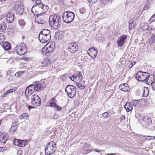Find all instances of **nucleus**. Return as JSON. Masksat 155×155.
I'll use <instances>...</instances> for the list:
<instances>
[{"label":"nucleus","mask_w":155,"mask_h":155,"mask_svg":"<svg viewBox=\"0 0 155 155\" xmlns=\"http://www.w3.org/2000/svg\"><path fill=\"white\" fill-rule=\"evenodd\" d=\"M102 116L104 118H107L108 116L107 112H105L102 114Z\"/></svg>","instance_id":"nucleus-53"},{"label":"nucleus","mask_w":155,"mask_h":155,"mask_svg":"<svg viewBox=\"0 0 155 155\" xmlns=\"http://www.w3.org/2000/svg\"><path fill=\"white\" fill-rule=\"evenodd\" d=\"M149 27V25L148 23H144L142 24V29L143 31H146L147 29Z\"/></svg>","instance_id":"nucleus-33"},{"label":"nucleus","mask_w":155,"mask_h":155,"mask_svg":"<svg viewBox=\"0 0 155 155\" xmlns=\"http://www.w3.org/2000/svg\"><path fill=\"white\" fill-rule=\"evenodd\" d=\"M153 81L151 83V85L152 86V87L153 90H155V81H154V79H153Z\"/></svg>","instance_id":"nucleus-49"},{"label":"nucleus","mask_w":155,"mask_h":155,"mask_svg":"<svg viewBox=\"0 0 155 155\" xmlns=\"http://www.w3.org/2000/svg\"><path fill=\"white\" fill-rule=\"evenodd\" d=\"M51 32L49 30L44 29L40 31L39 34H44V35H49V36H51Z\"/></svg>","instance_id":"nucleus-28"},{"label":"nucleus","mask_w":155,"mask_h":155,"mask_svg":"<svg viewBox=\"0 0 155 155\" xmlns=\"http://www.w3.org/2000/svg\"><path fill=\"white\" fill-rule=\"evenodd\" d=\"M21 74V71L17 72L15 74L16 77H18L20 76Z\"/></svg>","instance_id":"nucleus-56"},{"label":"nucleus","mask_w":155,"mask_h":155,"mask_svg":"<svg viewBox=\"0 0 155 155\" xmlns=\"http://www.w3.org/2000/svg\"><path fill=\"white\" fill-rule=\"evenodd\" d=\"M57 102V101L56 100L55 98L54 97L51 99L48 102L49 104L48 106L51 107H54L57 104L56 103Z\"/></svg>","instance_id":"nucleus-21"},{"label":"nucleus","mask_w":155,"mask_h":155,"mask_svg":"<svg viewBox=\"0 0 155 155\" xmlns=\"http://www.w3.org/2000/svg\"><path fill=\"white\" fill-rule=\"evenodd\" d=\"M21 116L23 118H24L26 119H28V114L26 113H25L22 114Z\"/></svg>","instance_id":"nucleus-45"},{"label":"nucleus","mask_w":155,"mask_h":155,"mask_svg":"<svg viewBox=\"0 0 155 155\" xmlns=\"http://www.w3.org/2000/svg\"><path fill=\"white\" fill-rule=\"evenodd\" d=\"M134 22L132 21L131 22H130L129 25V29L130 30H132L134 27V25L133 24Z\"/></svg>","instance_id":"nucleus-47"},{"label":"nucleus","mask_w":155,"mask_h":155,"mask_svg":"<svg viewBox=\"0 0 155 155\" xmlns=\"http://www.w3.org/2000/svg\"><path fill=\"white\" fill-rule=\"evenodd\" d=\"M15 12H11L8 13L6 16V20L7 22L8 23L12 22L15 19Z\"/></svg>","instance_id":"nucleus-17"},{"label":"nucleus","mask_w":155,"mask_h":155,"mask_svg":"<svg viewBox=\"0 0 155 155\" xmlns=\"http://www.w3.org/2000/svg\"><path fill=\"white\" fill-rule=\"evenodd\" d=\"M153 30H154V28H150L149 27L147 29V30L148 31L147 33L150 34L152 33L151 31Z\"/></svg>","instance_id":"nucleus-51"},{"label":"nucleus","mask_w":155,"mask_h":155,"mask_svg":"<svg viewBox=\"0 0 155 155\" xmlns=\"http://www.w3.org/2000/svg\"><path fill=\"white\" fill-rule=\"evenodd\" d=\"M35 87V84H31L27 87L25 91V94L27 96L29 95H31L34 91H37Z\"/></svg>","instance_id":"nucleus-14"},{"label":"nucleus","mask_w":155,"mask_h":155,"mask_svg":"<svg viewBox=\"0 0 155 155\" xmlns=\"http://www.w3.org/2000/svg\"><path fill=\"white\" fill-rule=\"evenodd\" d=\"M59 118V116L58 114L56 113L54 114V116H53V119L54 120H57Z\"/></svg>","instance_id":"nucleus-50"},{"label":"nucleus","mask_w":155,"mask_h":155,"mask_svg":"<svg viewBox=\"0 0 155 155\" xmlns=\"http://www.w3.org/2000/svg\"><path fill=\"white\" fill-rule=\"evenodd\" d=\"M79 12L81 14H83L86 12V10L85 8H82L79 9Z\"/></svg>","instance_id":"nucleus-46"},{"label":"nucleus","mask_w":155,"mask_h":155,"mask_svg":"<svg viewBox=\"0 0 155 155\" xmlns=\"http://www.w3.org/2000/svg\"><path fill=\"white\" fill-rule=\"evenodd\" d=\"M34 108V107L31 106H28V108L29 110H30L31 109Z\"/></svg>","instance_id":"nucleus-63"},{"label":"nucleus","mask_w":155,"mask_h":155,"mask_svg":"<svg viewBox=\"0 0 155 155\" xmlns=\"http://www.w3.org/2000/svg\"><path fill=\"white\" fill-rule=\"evenodd\" d=\"M16 88L14 87L12 89L8 90L6 92H5V93L3 94V95L1 96V97L3 98L5 97L8 94H10L13 92L14 91H16Z\"/></svg>","instance_id":"nucleus-26"},{"label":"nucleus","mask_w":155,"mask_h":155,"mask_svg":"<svg viewBox=\"0 0 155 155\" xmlns=\"http://www.w3.org/2000/svg\"><path fill=\"white\" fill-rule=\"evenodd\" d=\"M150 74L149 73L146 72H142V75H141V81L142 82L145 81L148 77H149Z\"/></svg>","instance_id":"nucleus-23"},{"label":"nucleus","mask_w":155,"mask_h":155,"mask_svg":"<svg viewBox=\"0 0 155 155\" xmlns=\"http://www.w3.org/2000/svg\"><path fill=\"white\" fill-rule=\"evenodd\" d=\"M82 84L81 83H77V87H79V88L81 87Z\"/></svg>","instance_id":"nucleus-62"},{"label":"nucleus","mask_w":155,"mask_h":155,"mask_svg":"<svg viewBox=\"0 0 155 155\" xmlns=\"http://www.w3.org/2000/svg\"><path fill=\"white\" fill-rule=\"evenodd\" d=\"M83 78V77L81 74V75H80L79 77V78H78V80L80 79L81 81V80Z\"/></svg>","instance_id":"nucleus-64"},{"label":"nucleus","mask_w":155,"mask_h":155,"mask_svg":"<svg viewBox=\"0 0 155 155\" xmlns=\"http://www.w3.org/2000/svg\"><path fill=\"white\" fill-rule=\"evenodd\" d=\"M37 91H40L43 90L46 87V84L43 81L36 82L35 83Z\"/></svg>","instance_id":"nucleus-11"},{"label":"nucleus","mask_w":155,"mask_h":155,"mask_svg":"<svg viewBox=\"0 0 155 155\" xmlns=\"http://www.w3.org/2000/svg\"><path fill=\"white\" fill-rule=\"evenodd\" d=\"M52 61L48 58L44 59L41 63L42 65L38 68V70H42L43 72L46 71L48 69V66L50 65Z\"/></svg>","instance_id":"nucleus-7"},{"label":"nucleus","mask_w":155,"mask_h":155,"mask_svg":"<svg viewBox=\"0 0 155 155\" xmlns=\"http://www.w3.org/2000/svg\"><path fill=\"white\" fill-rule=\"evenodd\" d=\"M1 46L3 47V48L5 50H10L11 48V45L8 42L5 41L3 43Z\"/></svg>","instance_id":"nucleus-24"},{"label":"nucleus","mask_w":155,"mask_h":155,"mask_svg":"<svg viewBox=\"0 0 155 155\" xmlns=\"http://www.w3.org/2000/svg\"><path fill=\"white\" fill-rule=\"evenodd\" d=\"M54 48V46L53 44H49V43H48L42 49V54L43 55L48 56L53 51Z\"/></svg>","instance_id":"nucleus-6"},{"label":"nucleus","mask_w":155,"mask_h":155,"mask_svg":"<svg viewBox=\"0 0 155 155\" xmlns=\"http://www.w3.org/2000/svg\"><path fill=\"white\" fill-rule=\"evenodd\" d=\"M90 147V145L86 143L84 145V150L89 151L88 148Z\"/></svg>","instance_id":"nucleus-43"},{"label":"nucleus","mask_w":155,"mask_h":155,"mask_svg":"<svg viewBox=\"0 0 155 155\" xmlns=\"http://www.w3.org/2000/svg\"><path fill=\"white\" fill-rule=\"evenodd\" d=\"M13 142V144L15 146L19 147H24L26 145L27 141L26 140H21L14 139Z\"/></svg>","instance_id":"nucleus-13"},{"label":"nucleus","mask_w":155,"mask_h":155,"mask_svg":"<svg viewBox=\"0 0 155 155\" xmlns=\"http://www.w3.org/2000/svg\"><path fill=\"white\" fill-rule=\"evenodd\" d=\"M98 0H88V1L89 3L93 4L96 3Z\"/></svg>","instance_id":"nucleus-54"},{"label":"nucleus","mask_w":155,"mask_h":155,"mask_svg":"<svg viewBox=\"0 0 155 155\" xmlns=\"http://www.w3.org/2000/svg\"><path fill=\"white\" fill-rule=\"evenodd\" d=\"M41 101L39 97L37 95H33L31 96V103L35 107L40 106L41 103Z\"/></svg>","instance_id":"nucleus-9"},{"label":"nucleus","mask_w":155,"mask_h":155,"mask_svg":"<svg viewBox=\"0 0 155 155\" xmlns=\"http://www.w3.org/2000/svg\"><path fill=\"white\" fill-rule=\"evenodd\" d=\"M78 48L77 43H71L68 47V49L70 52L74 53L77 51Z\"/></svg>","instance_id":"nucleus-15"},{"label":"nucleus","mask_w":155,"mask_h":155,"mask_svg":"<svg viewBox=\"0 0 155 155\" xmlns=\"http://www.w3.org/2000/svg\"><path fill=\"white\" fill-rule=\"evenodd\" d=\"M61 22L60 16L59 15H53L49 17V25L51 27L55 29H58L60 27Z\"/></svg>","instance_id":"nucleus-1"},{"label":"nucleus","mask_w":155,"mask_h":155,"mask_svg":"<svg viewBox=\"0 0 155 155\" xmlns=\"http://www.w3.org/2000/svg\"><path fill=\"white\" fill-rule=\"evenodd\" d=\"M125 117L124 115L123 116L121 117L120 118V119H121V121H122L124 120L125 119Z\"/></svg>","instance_id":"nucleus-60"},{"label":"nucleus","mask_w":155,"mask_h":155,"mask_svg":"<svg viewBox=\"0 0 155 155\" xmlns=\"http://www.w3.org/2000/svg\"><path fill=\"white\" fill-rule=\"evenodd\" d=\"M15 50L16 53L20 55H24L27 52L26 45L24 43H19L17 45Z\"/></svg>","instance_id":"nucleus-5"},{"label":"nucleus","mask_w":155,"mask_h":155,"mask_svg":"<svg viewBox=\"0 0 155 155\" xmlns=\"http://www.w3.org/2000/svg\"><path fill=\"white\" fill-rule=\"evenodd\" d=\"M55 110L57 111H59L61 110L62 107L59 106L57 104L54 107Z\"/></svg>","instance_id":"nucleus-38"},{"label":"nucleus","mask_w":155,"mask_h":155,"mask_svg":"<svg viewBox=\"0 0 155 155\" xmlns=\"http://www.w3.org/2000/svg\"><path fill=\"white\" fill-rule=\"evenodd\" d=\"M5 150L4 147H0V151H2Z\"/></svg>","instance_id":"nucleus-61"},{"label":"nucleus","mask_w":155,"mask_h":155,"mask_svg":"<svg viewBox=\"0 0 155 155\" xmlns=\"http://www.w3.org/2000/svg\"><path fill=\"white\" fill-rule=\"evenodd\" d=\"M73 80L78 81V78L77 77V76H76V75H73Z\"/></svg>","instance_id":"nucleus-57"},{"label":"nucleus","mask_w":155,"mask_h":155,"mask_svg":"<svg viewBox=\"0 0 155 155\" xmlns=\"http://www.w3.org/2000/svg\"><path fill=\"white\" fill-rule=\"evenodd\" d=\"M74 106L75 107H78L79 106V101L76 100L74 101Z\"/></svg>","instance_id":"nucleus-55"},{"label":"nucleus","mask_w":155,"mask_h":155,"mask_svg":"<svg viewBox=\"0 0 155 155\" xmlns=\"http://www.w3.org/2000/svg\"><path fill=\"white\" fill-rule=\"evenodd\" d=\"M124 108L127 112L131 111L133 109V107L131 104L129 102H127L124 106Z\"/></svg>","instance_id":"nucleus-22"},{"label":"nucleus","mask_w":155,"mask_h":155,"mask_svg":"<svg viewBox=\"0 0 155 155\" xmlns=\"http://www.w3.org/2000/svg\"><path fill=\"white\" fill-rule=\"evenodd\" d=\"M120 89L124 91L128 92L130 90V87L127 84L123 83L119 86Z\"/></svg>","instance_id":"nucleus-19"},{"label":"nucleus","mask_w":155,"mask_h":155,"mask_svg":"<svg viewBox=\"0 0 155 155\" xmlns=\"http://www.w3.org/2000/svg\"><path fill=\"white\" fill-rule=\"evenodd\" d=\"M142 75V71H138L135 75V78L138 81H141V75Z\"/></svg>","instance_id":"nucleus-30"},{"label":"nucleus","mask_w":155,"mask_h":155,"mask_svg":"<svg viewBox=\"0 0 155 155\" xmlns=\"http://www.w3.org/2000/svg\"><path fill=\"white\" fill-rule=\"evenodd\" d=\"M150 78V76L149 77H148V78H147V79L145 81L147 82L148 84H151V82H152V78L151 77Z\"/></svg>","instance_id":"nucleus-40"},{"label":"nucleus","mask_w":155,"mask_h":155,"mask_svg":"<svg viewBox=\"0 0 155 155\" xmlns=\"http://www.w3.org/2000/svg\"><path fill=\"white\" fill-rule=\"evenodd\" d=\"M18 23L19 25L22 27H24L25 24V21L22 20L19 21Z\"/></svg>","instance_id":"nucleus-42"},{"label":"nucleus","mask_w":155,"mask_h":155,"mask_svg":"<svg viewBox=\"0 0 155 155\" xmlns=\"http://www.w3.org/2000/svg\"><path fill=\"white\" fill-rule=\"evenodd\" d=\"M85 86L81 84V87L80 88V89L81 90H83L85 88Z\"/></svg>","instance_id":"nucleus-59"},{"label":"nucleus","mask_w":155,"mask_h":155,"mask_svg":"<svg viewBox=\"0 0 155 155\" xmlns=\"http://www.w3.org/2000/svg\"><path fill=\"white\" fill-rule=\"evenodd\" d=\"M81 71H79L78 73L76 74V75L78 78H79V77L80 76V75H81Z\"/></svg>","instance_id":"nucleus-58"},{"label":"nucleus","mask_w":155,"mask_h":155,"mask_svg":"<svg viewBox=\"0 0 155 155\" xmlns=\"http://www.w3.org/2000/svg\"><path fill=\"white\" fill-rule=\"evenodd\" d=\"M65 91L68 96L71 98H73L76 94L75 87L72 85H68L66 87Z\"/></svg>","instance_id":"nucleus-8"},{"label":"nucleus","mask_w":155,"mask_h":155,"mask_svg":"<svg viewBox=\"0 0 155 155\" xmlns=\"http://www.w3.org/2000/svg\"><path fill=\"white\" fill-rule=\"evenodd\" d=\"M15 77L13 76H11L9 77L8 79V81L9 82H12V81L14 79Z\"/></svg>","instance_id":"nucleus-52"},{"label":"nucleus","mask_w":155,"mask_h":155,"mask_svg":"<svg viewBox=\"0 0 155 155\" xmlns=\"http://www.w3.org/2000/svg\"><path fill=\"white\" fill-rule=\"evenodd\" d=\"M34 1H35V4L32 6L31 8H34L35 7L38 6V4L39 5L40 4L42 3L41 2V0H34Z\"/></svg>","instance_id":"nucleus-35"},{"label":"nucleus","mask_w":155,"mask_h":155,"mask_svg":"<svg viewBox=\"0 0 155 155\" xmlns=\"http://www.w3.org/2000/svg\"><path fill=\"white\" fill-rule=\"evenodd\" d=\"M35 21L38 24H45L46 22V21L44 20L43 18H39L38 17H37V19L35 20Z\"/></svg>","instance_id":"nucleus-29"},{"label":"nucleus","mask_w":155,"mask_h":155,"mask_svg":"<svg viewBox=\"0 0 155 155\" xmlns=\"http://www.w3.org/2000/svg\"><path fill=\"white\" fill-rule=\"evenodd\" d=\"M155 42V31L152 35V37L149 38V44H152Z\"/></svg>","instance_id":"nucleus-31"},{"label":"nucleus","mask_w":155,"mask_h":155,"mask_svg":"<svg viewBox=\"0 0 155 155\" xmlns=\"http://www.w3.org/2000/svg\"><path fill=\"white\" fill-rule=\"evenodd\" d=\"M17 127L18 125H15L14 124H12L10 128V131L11 132L12 131L13 132H15L17 130Z\"/></svg>","instance_id":"nucleus-34"},{"label":"nucleus","mask_w":155,"mask_h":155,"mask_svg":"<svg viewBox=\"0 0 155 155\" xmlns=\"http://www.w3.org/2000/svg\"><path fill=\"white\" fill-rule=\"evenodd\" d=\"M112 0H105L104 3H103V4L106 5L107 4H111L112 3Z\"/></svg>","instance_id":"nucleus-48"},{"label":"nucleus","mask_w":155,"mask_h":155,"mask_svg":"<svg viewBox=\"0 0 155 155\" xmlns=\"http://www.w3.org/2000/svg\"><path fill=\"white\" fill-rule=\"evenodd\" d=\"M8 137V136L7 134H3V136L0 137V142L5 143Z\"/></svg>","instance_id":"nucleus-25"},{"label":"nucleus","mask_w":155,"mask_h":155,"mask_svg":"<svg viewBox=\"0 0 155 155\" xmlns=\"http://www.w3.org/2000/svg\"><path fill=\"white\" fill-rule=\"evenodd\" d=\"M7 28L6 23L5 22H3L0 25V29L1 31H4Z\"/></svg>","instance_id":"nucleus-32"},{"label":"nucleus","mask_w":155,"mask_h":155,"mask_svg":"<svg viewBox=\"0 0 155 155\" xmlns=\"http://www.w3.org/2000/svg\"><path fill=\"white\" fill-rule=\"evenodd\" d=\"M56 147V143L54 141H51L46 146L45 149V155H50L53 153L55 151Z\"/></svg>","instance_id":"nucleus-4"},{"label":"nucleus","mask_w":155,"mask_h":155,"mask_svg":"<svg viewBox=\"0 0 155 155\" xmlns=\"http://www.w3.org/2000/svg\"><path fill=\"white\" fill-rule=\"evenodd\" d=\"M51 36L49 35H44L39 34L38 39L40 41L43 43H45L51 40Z\"/></svg>","instance_id":"nucleus-12"},{"label":"nucleus","mask_w":155,"mask_h":155,"mask_svg":"<svg viewBox=\"0 0 155 155\" xmlns=\"http://www.w3.org/2000/svg\"><path fill=\"white\" fill-rule=\"evenodd\" d=\"M5 40V37L3 34L0 33V44L3 43Z\"/></svg>","instance_id":"nucleus-36"},{"label":"nucleus","mask_w":155,"mask_h":155,"mask_svg":"<svg viewBox=\"0 0 155 155\" xmlns=\"http://www.w3.org/2000/svg\"><path fill=\"white\" fill-rule=\"evenodd\" d=\"M150 8V4L149 3H146L143 7V10H147Z\"/></svg>","instance_id":"nucleus-41"},{"label":"nucleus","mask_w":155,"mask_h":155,"mask_svg":"<svg viewBox=\"0 0 155 155\" xmlns=\"http://www.w3.org/2000/svg\"><path fill=\"white\" fill-rule=\"evenodd\" d=\"M147 128L149 130H150L152 131H153L155 129V125L153 123H152V124L150 126H148Z\"/></svg>","instance_id":"nucleus-39"},{"label":"nucleus","mask_w":155,"mask_h":155,"mask_svg":"<svg viewBox=\"0 0 155 155\" xmlns=\"http://www.w3.org/2000/svg\"><path fill=\"white\" fill-rule=\"evenodd\" d=\"M140 100H135L133 102V105L134 107H136L139 104Z\"/></svg>","instance_id":"nucleus-37"},{"label":"nucleus","mask_w":155,"mask_h":155,"mask_svg":"<svg viewBox=\"0 0 155 155\" xmlns=\"http://www.w3.org/2000/svg\"><path fill=\"white\" fill-rule=\"evenodd\" d=\"M143 121L145 123L144 125L146 128L148 126H150L152 124V122L151 119L148 117L144 116L143 118Z\"/></svg>","instance_id":"nucleus-18"},{"label":"nucleus","mask_w":155,"mask_h":155,"mask_svg":"<svg viewBox=\"0 0 155 155\" xmlns=\"http://www.w3.org/2000/svg\"><path fill=\"white\" fill-rule=\"evenodd\" d=\"M74 17V13L70 11H67L64 12L62 16L64 22L67 24L73 21Z\"/></svg>","instance_id":"nucleus-3"},{"label":"nucleus","mask_w":155,"mask_h":155,"mask_svg":"<svg viewBox=\"0 0 155 155\" xmlns=\"http://www.w3.org/2000/svg\"><path fill=\"white\" fill-rule=\"evenodd\" d=\"M142 91L143 92V97H145L147 96L148 94L149 90L147 87H144L143 88Z\"/></svg>","instance_id":"nucleus-27"},{"label":"nucleus","mask_w":155,"mask_h":155,"mask_svg":"<svg viewBox=\"0 0 155 155\" xmlns=\"http://www.w3.org/2000/svg\"><path fill=\"white\" fill-rule=\"evenodd\" d=\"M155 21V14L153 15L149 20V22L151 23Z\"/></svg>","instance_id":"nucleus-44"},{"label":"nucleus","mask_w":155,"mask_h":155,"mask_svg":"<svg viewBox=\"0 0 155 155\" xmlns=\"http://www.w3.org/2000/svg\"><path fill=\"white\" fill-rule=\"evenodd\" d=\"M48 9L49 7L47 5L42 3L38 4V6L34 8H31V11L34 15H38L46 12Z\"/></svg>","instance_id":"nucleus-2"},{"label":"nucleus","mask_w":155,"mask_h":155,"mask_svg":"<svg viewBox=\"0 0 155 155\" xmlns=\"http://www.w3.org/2000/svg\"><path fill=\"white\" fill-rule=\"evenodd\" d=\"M88 51L91 53V54H92L91 58L94 59L95 58L97 54L98 51L97 50L95 49L94 47H93L91 48H89Z\"/></svg>","instance_id":"nucleus-20"},{"label":"nucleus","mask_w":155,"mask_h":155,"mask_svg":"<svg viewBox=\"0 0 155 155\" xmlns=\"http://www.w3.org/2000/svg\"><path fill=\"white\" fill-rule=\"evenodd\" d=\"M127 37V35H124L120 36L117 41V43L119 46L122 47L123 46Z\"/></svg>","instance_id":"nucleus-16"},{"label":"nucleus","mask_w":155,"mask_h":155,"mask_svg":"<svg viewBox=\"0 0 155 155\" xmlns=\"http://www.w3.org/2000/svg\"><path fill=\"white\" fill-rule=\"evenodd\" d=\"M15 14L16 15H22L24 12L23 6L21 4H16L14 7Z\"/></svg>","instance_id":"nucleus-10"}]
</instances>
